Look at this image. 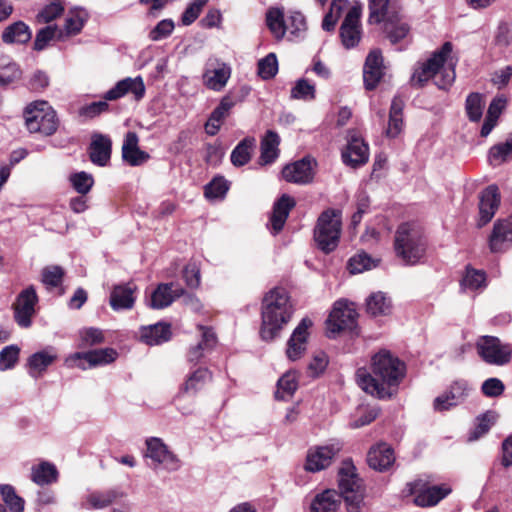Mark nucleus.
I'll return each mask as SVG.
<instances>
[{
  "instance_id": "5fc2aeb1",
  "label": "nucleus",
  "mask_w": 512,
  "mask_h": 512,
  "mask_svg": "<svg viewBox=\"0 0 512 512\" xmlns=\"http://www.w3.org/2000/svg\"><path fill=\"white\" fill-rule=\"evenodd\" d=\"M63 277L64 270L57 265L46 266L41 272V281L48 289L61 285Z\"/></svg>"
},
{
  "instance_id": "a878e982",
  "label": "nucleus",
  "mask_w": 512,
  "mask_h": 512,
  "mask_svg": "<svg viewBox=\"0 0 512 512\" xmlns=\"http://www.w3.org/2000/svg\"><path fill=\"white\" fill-rule=\"evenodd\" d=\"M136 286L133 283L116 285L110 294V306L113 310L131 309L135 303L134 293Z\"/></svg>"
},
{
  "instance_id": "864d4df0",
  "label": "nucleus",
  "mask_w": 512,
  "mask_h": 512,
  "mask_svg": "<svg viewBox=\"0 0 512 512\" xmlns=\"http://www.w3.org/2000/svg\"><path fill=\"white\" fill-rule=\"evenodd\" d=\"M378 260L372 259L365 252L358 253L350 258L348 262V269L350 273H362L366 270L376 267Z\"/></svg>"
},
{
  "instance_id": "5701e85b",
  "label": "nucleus",
  "mask_w": 512,
  "mask_h": 512,
  "mask_svg": "<svg viewBox=\"0 0 512 512\" xmlns=\"http://www.w3.org/2000/svg\"><path fill=\"white\" fill-rule=\"evenodd\" d=\"M182 295H184V289L179 285L174 283L160 284L153 291L149 305L153 309H163Z\"/></svg>"
},
{
  "instance_id": "e433bc0d",
  "label": "nucleus",
  "mask_w": 512,
  "mask_h": 512,
  "mask_svg": "<svg viewBox=\"0 0 512 512\" xmlns=\"http://www.w3.org/2000/svg\"><path fill=\"white\" fill-rule=\"evenodd\" d=\"M32 32L29 26L23 21H16L2 32L1 39L5 44H24L30 41Z\"/></svg>"
},
{
  "instance_id": "69168bd1",
  "label": "nucleus",
  "mask_w": 512,
  "mask_h": 512,
  "mask_svg": "<svg viewBox=\"0 0 512 512\" xmlns=\"http://www.w3.org/2000/svg\"><path fill=\"white\" fill-rule=\"evenodd\" d=\"M20 349L16 345H10L0 352V371L11 369L19 359Z\"/></svg>"
},
{
  "instance_id": "1a4fd4ad",
  "label": "nucleus",
  "mask_w": 512,
  "mask_h": 512,
  "mask_svg": "<svg viewBox=\"0 0 512 512\" xmlns=\"http://www.w3.org/2000/svg\"><path fill=\"white\" fill-rule=\"evenodd\" d=\"M451 489L444 485L429 486V484L421 479L407 483L404 490L406 496H414L413 502L419 507H430L436 505L445 498Z\"/></svg>"
},
{
  "instance_id": "0e129e2a",
  "label": "nucleus",
  "mask_w": 512,
  "mask_h": 512,
  "mask_svg": "<svg viewBox=\"0 0 512 512\" xmlns=\"http://www.w3.org/2000/svg\"><path fill=\"white\" fill-rule=\"evenodd\" d=\"M80 346L88 347L100 344L104 341L103 332L98 328H83L79 331Z\"/></svg>"
},
{
  "instance_id": "de8ad7c7",
  "label": "nucleus",
  "mask_w": 512,
  "mask_h": 512,
  "mask_svg": "<svg viewBox=\"0 0 512 512\" xmlns=\"http://www.w3.org/2000/svg\"><path fill=\"white\" fill-rule=\"evenodd\" d=\"M307 31L305 16L299 11L290 12L286 19V33L290 40L303 38Z\"/></svg>"
},
{
  "instance_id": "37998d69",
  "label": "nucleus",
  "mask_w": 512,
  "mask_h": 512,
  "mask_svg": "<svg viewBox=\"0 0 512 512\" xmlns=\"http://www.w3.org/2000/svg\"><path fill=\"white\" fill-rule=\"evenodd\" d=\"M352 7L347 0H334L323 18L322 29L328 32L333 31L339 18Z\"/></svg>"
},
{
  "instance_id": "603ef678",
  "label": "nucleus",
  "mask_w": 512,
  "mask_h": 512,
  "mask_svg": "<svg viewBox=\"0 0 512 512\" xmlns=\"http://www.w3.org/2000/svg\"><path fill=\"white\" fill-rule=\"evenodd\" d=\"M88 14L81 8L71 9L65 21V30L68 34H77L87 21Z\"/></svg>"
},
{
  "instance_id": "b1692460",
  "label": "nucleus",
  "mask_w": 512,
  "mask_h": 512,
  "mask_svg": "<svg viewBox=\"0 0 512 512\" xmlns=\"http://www.w3.org/2000/svg\"><path fill=\"white\" fill-rule=\"evenodd\" d=\"M383 76V59L380 51H371L365 61L363 78L366 89H374Z\"/></svg>"
},
{
  "instance_id": "ddd939ff",
  "label": "nucleus",
  "mask_w": 512,
  "mask_h": 512,
  "mask_svg": "<svg viewBox=\"0 0 512 512\" xmlns=\"http://www.w3.org/2000/svg\"><path fill=\"white\" fill-rule=\"evenodd\" d=\"M231 77V67L217 58H209L204 66L202 82L213 91H221Z\"/></svg>"
},
{
  "instance_id": "09e8293b",
  "label": "nucleus",
  "mask_w": 512,
  "mask_h": 512,
  "mask_svg": "<svg viewBox=\"0 0 512 512\" xmlns=\"http://www.w3.org/2000/svg\"><path fill=\"white\" fill-rule=\"evenodd\" d=\"M469 390L467 382L456 381L450 386L448 391L436 397V405L437 407H442L441 403L444 399L452 400V403L458 405L467 397Z\"/></svg>"
},
{
  "instance_id": "dca6fc26",
  "label": "nucleus",
  "mask_w": 512,
  "mask_h": 512,
  "mask_svg": "<svg viewBox=\"0 0 512 512\" xmlns=\"http://www.w3.org/2000/svg\"><path fill=\"white\" fill-rule=\"evenodd\" d=\"M37 301L38 297L33 286L24 289L17 296L13 304L14 317L21 327L27 328L31 325V318L35 314Z\"/></svg>"
},
{
  "instance_id": "4be33fe9",
  "label": "nucleus",
  "mask_w": 512,
  "mask_h": 512,
  "mask_svg": "<svg viewBox=\"0 0 512 512\" xmlns=\"http://www.w3.org/2000/svg\"><path fill=\"white\" fill-rule=\"evenodd\" d=\"M500 204V194L498 187L490 185L481 192L479 201V225H485L494 216Z\"/></svg>"
},
{
  "instance_id": "a211bd4d",
  "label": "nucleus",
  "mask_w": 512,
  "mask_h": 512,
  "mask_svg": "<svg viewBox=\"0 0 512 512\" xmlns=\"http://www.w3.org/2000/svg\"><path fill=\"white\" fill-rule=\"evenodd\" d=\"M360 8L354 6L345 14L340 26V38L346 48L355 47L361 39Z\"/></svg>"
},
{
  "instance_id": "6ab92c4d",
  "label": "nucleus",
  "mask_w": 512,
  "mask_h": 512,
  "mask_svg": "<svg viewBox=\"0 0 512 512\" xmlns=\"http://www.w3.org/2000/svg\"><path fill=\"white\" fill-rule=\"evenodd\" d=\"M146 87L141 76L135 78L127 77L116 83L104 96L106 100H117L127 94H132L136 101L141 100L145 95Z\"/></svg>"
},
{
  "instance_id": "8fccbe9b",
  "label": "nucleus",
  "mask_w": 512,
  "mask_h": 512,
  "mask_svg": "<svg viewBox=\"0 0 512 512\" xmlns=\"http://www.w3.org/2000/svg\"><path fill=\"white\" fill-rule=\"evenodd\" d=\"M298 387V377L295 371L286 372L277 383L276 398L286 399L291 397Z\"/></svg>"
},
{
  "instance_id": "6e6552de",
  "label": "nucleus",
  "mask_w": 512,
  "mask_h": 512,
  "mask_svg": "<svg viewBox=\"0 0 512 512\" xmlns=\"http://www.w3.org/2000/svg\"><path fill=\"white\" fill-rule=\"evenodd\" d=\"M343 448L339 440H330L321 445H315L307 450L304 470L317 473L329 468Z\"/></svg>"
},
{
  "instance_id": "c03bdc74",
  "label": "nucleus",
  "mask_w": 512,
  "mask_h": 512,
  "mask_svg": "<svg viewBox=\"0 0 512 512\" xmlns=\"http://www.w3.org/2000/svg\"><path fill=\"white\" fill-rule=\"evenodd\" d=\"M210 379V371L207 368L200 367L187 376L182 389L185 393L194 395L200 391Z\"/></svg>"
},
{
  "instance_id": "338daca9",
  "label": "nucleus",
  "mask_w": 512,
  "mask_h": 512,
  "mask_svg": "<svg viewBox=\"0 0 512 512\" xmlns=\"http://www.w3.org/2000/svg\"><path fill=\"white\" fill-rule=\"evenodd\" d=\"M63 11L64 7L59 1H52L38 13L37 21L39 23H49L60 16Z\"/></svg>"
},
{
  "instance_id": "a19ab883",
  "label": "nucleus",
  "mask_w": 512,
  "mask_h": 512,
  "mask_svg": "<svg viewBox=\"0 0 512 512\" xmlns=\"http://www.w3.org/2000/svg\"><path fill=\"white\" fill-rule=\"evenodd\" d=\"M58 471L56 466L50 462H41L31 469V479L37 485L43 486L56 482Z\"/></svg>"
},
{
  "instance_id": "13d9d810",
  "label": "nucleus",
  "mask_w": 512,
  "mask_h": 512,
  "mask_svg": "<svg viewBox=\"0 0 512 512\" xmlns=\"http://www.w3.org/2000/svg\"><path fill=\"white\" fill-rule=\"evenodd\" d=\"M486 275L482 270L467 268L466 274L462 279V286L466 289L476 290L485 286Z\"/></svg>"
},
{
  "instance_id": "39448f33",
  "label": "nucleus",
  "mask_w": 512,
  "mask_h": 512,
  "mask_svg": "<svg viewBox=\"0 0 512 512\" xmlns=\"http://www.w3.org/2000/svg\"><path fill=\"white\" fill-rule=\"evenodd\" d=\"M426 241L422 230L414 223L401 224L395 234L394 248L404 263L414 265L425 255Z\"/></svg>"
},
{
  "instance_id": "7ed1b4c3",
  "label": "nucleus",
  "mask_w": 512,
  "mask_h": 512,
  "mask_svg": "<svg viewBox=\"0 0 512 512\" xmlns=\"http://www.w3.org/2000/svg\"><path fill=\"white\" fill-rule=\"evenodd\" d=\"M453 45L445 42L441 48L418 68L415 69L411 81L414 85L422 86L430 78L440 89L449 88L455 81V66L457 59L452 57Z\"/></svg>"
},
{
  "instance_id": "4468645a",
  "label": "nucleus",
  "mask_w": 512,
  "mask_h": 512,
  "mask_svg": "<svg viewBox=\"0 0 512 512\" xmlns=\"http://www.w3.org/2000/svg\"><path fill=\"white\" fill-rule=\"evenodd\" d=\"M312 321L309 318H303L297 327L293 330L287 341L286 357L290 361H297L303 357L307 350L309 329L312 327Z\"/></svg>"
},
{
  "instance_id": "cd10ccee",
  "label": "nucleus",
  "mask_w": 512,
  "mask_h": 512,
  "mask_svg": "<svg viewBox=\"0 0 512 512\" xmlns=\"http://www.w3.org/2000/svg\"><path fill=\"white\" fill-rule=\"evenodd\" d=\"M395 461V456L392 448L385 443L378 444L372 447L367 455V462L369 466L378 471H385Z\"/></svg>"
},
{
  "instance_id": "e2e57ef3",
  "label": "nucleus",
  "mask_w": 512,
  "mask_h": 512,
  "mask_svg": "<svg viewBox=\"0 0 512 512\" xmlns=\"http://www.w3.org/2000/svg\"><path fill=\"white\" fill-rule=\"evenodd\" d=\"M73 188L80 194H87L93 186L94 180L92 175L82 171L70 176Z\"/></svg>"
},
{
  "instance_id": "0eeeda50",
  "label": "nucleus",
  "mask_w": 512,
  "mask_h": 512,
  "mask_svg": "<svg viewBox=\"0 0 512 512\" xmlns=\"http://www.w3.org/2000/svg\"><path fill=\"white\" fill-rule=\"evenodd\" d=\"M25 124L32 133L53 134L58 126L56 113L46 101L29 104L24 111Z\"/></svg>"
},
{
  "instance_id": "4c0bfd02",
  "label": "nucleus",
  "mask_w": 512,
  "mask_h": 512,
  "mask_svg": "<svg viewBox=\"0 0 512 512\" xmlns=\"http://www.w3.org/2000/svg\"><path fill=\"white\" fill-rule=\"evenodd\" d=\"M123 497L124 493L119 490L93 492L86 497L83 507L86 509H103Z\"/></svg>"
},
{
  "instance_id": "2eb2a0df",
  "label": "nucleus",
  "mask_w": 512,
  "mask_h": 512,
  "mask_svg": "<svg viewBox=\"0 0 512 512\" xmlns=\"http://www.w3.org/2000/svg\"><path fill=\"white\" fill-rule=\"evenodd\" d=\"M343 162L352 167L357 168L367 163L369 159V147L354 130L348 132V143L346 149L342 152Z\"/></svg>"
},
{
  "instance_id": "473e14b6",
  "label": "nucleus",
  "mask_w": 512,
  "mask_h": 512,
  "mask_svg": "<svg viewBox=\"0 0 512 512\" xmlns=\"http://www.w3.org/2000/svg\"><path fill=\"white\" fill-rule=\"evenodd\" d=\"M57 359L54 348H48L32 354L27 362L29 374L38 378Z\"/></svg>"
},
{
  "instance_id": "3c124183",
  "label": "nucleus",
  "mask_w": 512,
  "mask_h": 512,
  "mask_svg": "<svg viewBox=\"0 0 512 512\" xmlns=\"http://www.w3.org/2000/svg\"><path fill=\"white\" fill-rule=\"evenodd\" d=\"M369 22L381 23L389 14L396 12L389 0H369Z\"/></svg>"
},
{
  "instance_id": "c85d7f7f",
  "label": "nucleus",
  "mask_w": 512,
  "mask_h": 512,
  "mask_svg": "<svg viewBox=\"0 0 512 512\" xmlns=\"http://www.w3.org/2000/svg\"><path fill=\"white\" fill-rule=\"evenodd\" d=\"M382 22H384L385 33L393 44L404 40L409 35L410 26L399 16L398 11L389 14Z\"/></svg>"
},
{
  "instance_id": "4d7b16f0",
  "label": "nucleus",
  "mask_w": 512,
  "mask_h": 512,
  "mask_svg": "<svg viewBox=\"0 0 512 512\" xmlns=\"http://www.w3.org/2000/svg\"><path fill=\"white\" fill-rule=\"evenodd\" d=\"M2 498L11 512H23L24 500L17 496L15 490L10 485H2L0 488Z\"/></svg>"
},
{
  "instance_id": "f8f14e48",
  "label": "nucleus",
  "mask_w": 512,
  "mask_h": 512,
  "mask_svg": "<svg viewBox=\"0 0 512 512\" xmlns=\"http://www.w3.org/2000/svg\"><path fill=\"white\" fill-rule=\"evenodd\" d=\"M145 457L151 459L155 467L162 466L167 471H177L181 467V461L162 439L151 437L146 440Z\"/></svg>"
},
{
  "instance_id": "f704fd0d",
  "label": "nucleus",
  "mask_w": 512,
  "mask_h": 512,
  "mask_svg": "<svg viewBox=\"0 0 512 512\" xmlns=\"http://www.w3.org/2000/svg\"><path fill=\"white\" fill-rule=\"evenodd\" d=\"M280 138L274 131H267L260 144L259 164L269 165L273 163L279 156Z\"/></svg>"
},
{
  "instance_id": "aec40b11",
  "label": "nucleus",
  "mask_w": 512,
  "mask_h": 512,
  "mask_svg": "<svg viewBox=\"0 0 512 512\" xmlns=\"http://www.w3.org/2000/svg\"><path fill=\"white\" fill-rule=\"evenodd\" d=\"M512 245V220L501 219L494 223L489 237L491 252L498 253L507 250Z\"/></svg>"
},
{
  "instance_id": "c756f323",
  "label": "nucleus",
  "mask_w": 512,
  "mask_h": 512,
  "mask_svg": "<svg viewBox=\"0 0 512 512\" xmlns=\"http://www.w3.org/2000/svg\"><path fill=\"white\" fill-rule=\"evenodd\" d=\"M171 327L167 323H156L140 329V339L147 345L154 346L167 342L171 338Z\"/></svg>"
},
{
  "instance_id": "9b49d317",
  "label": "nucleus",
  "mask_w": 512,
  "mask_h": 512,
  "mask_svg": "<svg viewBox=\"0 0 512 512\" xmlns=\"http://www.w3.org/2000/svg\"><path fill=\"white\" fill-rule=\"evenodd\" d=\"M357 312L353 303L347 300H338L326 321L327 330L331 334H337L344 330H352L357 323Z\"/></svg>"
},
{
  "instance_id": "052dcab7",
  "label": "nucleus",
  "mask_w": 512,
  "mask_h": 512,
  "mask_svg": "<svg viewBox=\"0 0 512 512\" xmlns=\"http://www.w3.org/2000/svg\"><path fill=\"white\" fill-rule=\"evenodd\" d=\"M291 98L310 101L315 99V86L306 79H299L291 89Z\"/></svg>"
},
{
  "instance_id": "f257e3e1",
  "label": "nucleus",
  "mask_w": 512,
  "mask_h": 512,
  "mask_svg": "<svg viewBox=\"0 0 512 512\" xmlns=\"http://www.w3.org/2000/svg\"><path fill=\"white\" fill-rule=\"evenodd\" d=\"M372 373L365 368L357 370V382L362 390L378 398H390L404 377V364L389 351H380L372 357Z\"/></svg>"
},
{
  "instance_id": "c9c22d12",
  "label": "nucleus",
  "mask_w": 512,
  "mask_h": 512,
  "mask_svg": "<svg viewBox=\"0 0 512 512\" xmlns=\"http://www.w3.org/2000/svg\"><path fill=\"white\" fill-rule=\"evenodd\" d=\"M89 154L94 164L105 166L111 156V140L103 135L93 136Z\"/></svg>"
},
{
  "instance_id": "58836bf2",
  "label": "nucleus",
  "mask_w": 512,
  "mask_h": 512,
  "mask_svg": "<svg viewBox=\"0 0 512 512\" xmlns=\"http://www.w3.org/2000/svg\"><path fill=\"white\" fill-rule=\"evenodd\" d=\"M403 108V101L395 97L391 103L388 126L385 131L387 137L396 138L402 132L404 126L402 116Z\"/></svg>"
},
{
  "instance_id": "774afa93",
  "label": "nucleus",
  "mask_w": 512,
  "mask_h": 512,
  "mask_svg": "<svg viewBox=\"0 0 512 512\" xmlns=\"http://www.w3.org/2000/svg\"><path fill=\"white\" fill-rule=\"evenodd\" d=\"M208 1L209 0H193L182 14V24L185 26L192 24L199 17L203 7Z\"/></svg>"
},
{
  "instance_id": "393cba45",
  "label": "nucleus",
  "mask_w": 512,
  "mask_h": 512,
  "mask_svg": "<svg viewBox=\"0 0 512 512\" xmlns=\"http://www.w3.org/2000/svg\"><path fill=\"white\" fill-rule=\"evenodd\" d=\"M139 138L135 132H128L122 145V157L131 166H139L149 159V154L140 150Z\"/></svg>"
},
{
  "instance_id": "f3484780",
  "label": "nucleus",
  "mask_w": 512,
  "mask_h": 512,
  "mask_svg": "<svg viewBox=\"0 0 512 512\" xmlns=\"http://www.w3.org/2000/svg\"><path fill=\"white\" fill-rule=\"evenodd\" d=\"M117 357V352L111 348L93 350L89 352H77L66 358L65 363L68 367H79L86 369L82 360H86L90 367L106 365L113 362Z\"/></svg>"
},
{
  "instance_id": "2f4dec72",
  "label": "nucleus",
  "mask_w": 512,
  "mask_h": 512,
  "mask_svg": "<svg viewBox=\"0 0 512 512\" xmlns=\"http://www.w3.org/2000/svg\"><path fill=\"white\" fill-rule=\"evenodd\" d=\"M341 506L338 491L326 489L317 494L310 505L311 512H337Z\"/></svg>"
},
{
  "instance_id": "6e6d98bb",
  "label": "nucleus",
  "mask_w": 512,
  "mask_h": 512,
  "mask_svg": "<svg viewBox=\"0 0 512 512\" xmlns=\"http://www.w3.org/2000/svg\"><path fill=\"white\" fill-rule=\"evenodd\" d=\"M278 72V61L274 53H269L258 62V75L263 80L273 78Z\"/></svg>"
},
{
  "instance_id": "f03ea898",
  "label": "nucleus",
  "mask_w": 512,
  "mask_h": 512,
  "mask_svg": "<svg viewBox=\"0 0 512 512\" xmlns=\"http://www.w3.org/2000/svg\"><path fill=\"white\" fill-rule=\"evenodd\" d=\"M294 313L287 291L283 288L270 290L263 298L261 308L260 336L264 341H272L280 335Z\"/></svg>"
},
{
  "instance_id": "9d476101",
  "label": "nucleus",
  "mask_w": 512,
  "mask_h": 512,
  "mask_svg": "<svg viewBox=\"0 0 512 512\" xmlns=\"http://www.w3.org/2000/svg\"><path fill=\"white\" fill-rule=\"evenodd\" d=\"M476 346L480 357L488 364L503 366L512 356V346L494 336H482Z\"/></svg>"
},
{
  "instance_id": "680f3d73",
  "label": "nucleus",
  "mask_w": 512,
  "mask_h": 512,
  "mask_svg": "<svg viewBox=\"0 0 512 512\" xmlns=\"http://www.w3.org/2000/svg\"><path fill=\"white\" fill-rule=\"evenodd\" d=\"M512 158V140L495 145L490 149L489 159L493 165H499Z\"/></svg>"
},
{
  "instance_id": "79ce46f5",
  "label": "nucleus",
  "mask_w": 512,
  "mask_h": 512,
  "mask_svg": "<svg viewBox=\"0 0 512 512\" xmlns=\"http://www.w3.org/2000/svg\"><path fill=\"white\" fill-rule=\"evenodd\" d=\"M256 140L254 137H246L238 143L231 152V162L234 166L240 167L247 164L255 148Z\"/></svg>"
},
{
  "instance_id": "a18cd8bd",
  "label": "nucleus",
  "mask_w": 512,
  "mask_h": 512,
  "mask_svg": "<svg viewBox=\"0 0 512 512\" xmlns=\"http://www.w3.org/2000/svg\"><path fill=\"white\" fill-rule=\"evenodd\" d=\"M366 310L372 316L387 315L391 312V301L383 292L372 293L366 300Z\"/></svg>"
},
{
  "instance_id": "423d86ee",
  "label": "nucleus",
  "mask_w": 512,
  "mask_h": 512,
  "mask_svg": "<svg viewBox=\"0 0 512 512\" xmlns=\"http://www.w3.org/2000/svg\"><path fill=\"white\" fill-rule=\"evenodd\" d=\"M341 227L340 210L327 209L320 214L314 229V239L322 251L328 253L338 246Z\"/></svg>"
},
{
  "instance_id": "7c9ffc66",
  "label": "nucleus",
  "mask_w": 512,
  "mask_h": 512,
  "mask_svg": "<svg viewBox=\"0 0 512 512\" xmlns=\"http://www.w3.org/2000/svg\"><path fill=\"white\" fill-rule=\"evenodd\" d=\"M295 206V201L288 195H283L273 207L270 218L272 232L277 234L282 230L288 218L291 209Z\"/></svg>"
},
{
  "instance_id": "bf43d9fd",
  "label": "nucleus",
  "mask_w": 512,
  "mask_h": 512,
  "mask_svg": "<svg viewBox=\"0 0 512 512\" xmlns=\"http://www.w3.org/2000/svg\"><path fill=\"white\" fill-rule=\"evenodd\" d=\"M484 102L478 93L470 94L466 99V112L471 121H479L483 114Z\"/></svg>"
},
{
  "instance_id": "72a5a7b5",
  "label": "nucleus",
  "mask_w": 512,
  "mask_h": 512,
  "mask_svg": "<svg viewBox=\"0 0 512 512\" xmlns=\"http://www.w3.org/2000/svg\"><path fill=\"white\" fill-rule=\"evenodd\" d=\"M233 106L234 102L228 96L221 99L219 105L213 110L205 124V130L208 135L214 136L218 133Z\"/></svg>"
},
{
  "instance_id": "20e7f679",
  "label": "nucleus",
  "mask_w": 512,
  "mask_h": 512,
  "mask_svg": "<svg viewBox=\"0 0 512 512\" xmlns=\"http://www.w3.org/2000/svg\"><path fill=\"white\" fill-rule=\"evenodd\" d=\"M338 494L344 500L347 512H362L365 486L351 460H344L338 470Z\"/></svg>"
},
{
  "instance_id": "49530a36",
  "label": "nucleus",
  "mask_w": 512,
  "mask_h": 512,
  "mask_svg": "<svg viewBox=\"0 0 512 512\" xmlns=\"http://www.w3.org/2000/svg\"><path fill=\"white\" fill-rule=\"evenodd\" d=\"M506 105V99L504 97H496L490 103L487 116L484 121V124L481 128V136L486 137L490 134L492 129L495 127L497 123V119L499 118L502 110Z\"/></svg>"
},
{
  "instance_id": "bb28decb",
  "label": "nucleus",
  "mask_w": 512,
  "mask_h": 512,
  "mask_svg": "<svg viewBox=\"0 0 512 512\" xmlns=\"http://www.w3.org/2000/svg\"><path fill=\"white\" fill-rule=\"evenodd\" d=\"M201 335V340L189 348L187 353V359L191 363L199 362L204 354L216 345L217 338L211 328L205 326L198 327Z\"/></svg>"
},
{
  "instance_id": "412c9836",
  "label": "nucleus",
  "mask_w": 512,
  "mask_h": 512,
  "mask_svg": "<svg viewBox=\"0 0 512 512\" xmlns=\"http://www.w3.org/2000/svg\"><path fill=\"white\" fill-rule=\"evenodd\" d=\"M313 163L310 158H303L302 160L286 165L282 170L283 178L291 183L307 184L313 179Z\"/></svg>"
},
{
  "instance_id": "ea45409f",
  "label": "nucleus",
  "mask_w": 512,
  "mask_h": 512,
  "mask_svg": "<svg viewBox=\"0 0 512 512\" xmlns=\"http://www.w3.org/2000/svg\"><path fill=\"white\" fill-rule=\"evenodd\" d=\"M266 24L276 40H282L286 35V19L282 8H269L266 12Z\"/></svg>"
}]
</instances>
